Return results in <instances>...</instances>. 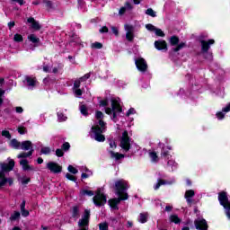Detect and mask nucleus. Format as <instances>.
Wrapping results in <instances>:
<instances>
[{
    "mask_svg": "<svg viewBox=\"0 0 230 230\" xmlns=\"http://www.w3.org/2000/svg\"><path fill=\"white\" fill-rule=\"evenodd\" d=\"M110 147L112 148V149L117 148L118 147V144H116V141L111 140L110 141Z\"/></svg>",
    "mask_w": 230,
    "mask_h": 230,
    "instance_id": "obj_62",
    "label": "nucleus"
},
{
    "mask_svg": "<svg viewBox=\"0 0 230 230\" xmlns=\"http://www.w3.org/2000/svg\"><path fill=\"white\" fill-rule=\"evenodd\" d=\"M155 48L158 51H168V43H166V40H158L155 41Z\"/></svg>",
    "mask_w": 230,
    "mask_h": 230,
    "instance_id": "obj_15",
    "label": "nucleus"
},
{
    "mask_svg": "<svg viewBox=\"0 0 230 230\" xmlns=\"http://www.w3.org/2000/svg\"><path fill=\"white\" fill-rule=\"evenodd\" d=\"M119 146H120V148H122V150H125L126 152H128L130 150V148H131L130 137L128 136V130L123 131L122 137L120 138Z\"/></svg>",
    "mask_w": 230,
    "mask_h": 230,
    "instance_id": "obj_5",
    "label": "nucleus"
},
{
    "mask_svg": "<svg viewBox=\"0 0 230 230\" xmlns=\"http://www.w3.org/2000/svg\"><path fill=\"white\" fill-rule=\"evenodd\" d=\"M46 167L51 173H62V165L57 162H49Z\"/></svg>",
    "mask_w": 230,
    "mask_h": 230,
    "instance_id": "obj_10",
    "label": "nucleus"
},
{
    "mask_svg": "<svg viewBox=\"0 0 230 230\" xmlns=\"http://www.w3.org/2000/svg\"><path fill=\"white\" fill-rule=\"evenodd\" d=\"M71 215L74 220H78V218H80V208L78 206H74L71 210Z\"/></svg>",
    "mask_w": 230,
    "mask_h": 230,
    "instance_id": "obj_22",
    "label": "nucleus"
},
{
    "mask_svg": "<svg viewBox=\"0 0 230 230\" xmlns=\"http://www.w3.org/2000/svg\"><path fill=\"white\" fill-rule=\"evenodd\" d=\"M28 163L29 162L27 159H22L20 161V165L22 166V171L23 172H33V170H35V169L33 168L32 165H30Z\"/></svg>",
    "mask_w": 230,
    "mask_h": 230,
    "instance_id": "obj_18",
    "label": "nucleus"
},
{
    "mask_svg": "<svg viewBox=\"0 0 230 230\" xmlns=\"http://www.w3.org/2000/svg\"><path fill=\"white\" fill-rule=\"evenodd\" d=\"M99 230H109V224L107 222L99 224Z\"/></svg>",
    "mask_w": 230,
    "mask_h": 230,
    "instance_id": "obj_45",
    "label": "nucleus"
},
{
    "mask_svg": "<svg viewBox=\"0 0 230 230\" xmlns=\"http://www.w3.org/2000/svg\"><path fill=\"white\" fill-rule=\"evenodd\" d=\"M136 67L140 73H146L148 71V64L143 58H137L135 59Z\"/></svg>",
    "mask_w": 230,
    "mask_h": 230,
    "instance_id": "obj_9",
    "label": "nucleus"
},
{
    "mask_svg": "<svg viewBox=\"0 0 230 230\" xmlns=\"http://www.w3.org/2000/svg\"><path fill=\"white\" fill-rule=\"evenodd\" d=\"M7 184V178H2L0 179V190L1 188H3L4 186H6Z\"/></svg>",
    "mask_w": 230,
    "mask_h": 230,
    "instance_id": "obj_58",
    "label": "nucleus"
},
{
    "mask_svg": "<svg viewBox=\"0 0 230 230\" xmlns=\"http://www.w3.org/2000/svg\"><path fill=\"white\" fill-rule=\"evenodd\" d=\"M139 222L140 224H146L148 222V213H140Z\"/></svg>",
    "mask_w": 230,
    "mask_h": 230,
    "instance_id": "obj_26",
    "label": "nucleus"
},
{
    "mask_svg": "<svg viewBox=\"0 0 230 230\" xmlns=\"http://www.w3.org/2000/svg\"><path fill=\"white\" fill-rule=\"evenodd\" d=\"M149 157H150L152 163L159 162V156H157V153L155 151L149 152Z\"/></svg>",
    "mask_w": 230,
    "mask_h": 230,
    "instance_id": "obj_28",
    "label": "nucleus"
},
{
    "mask_svg": "<svg viewBox=\"0 0 230 230\" xmlns=\"http://www.w3.org/2000/svg\"><path fill=\"white\" fill-rule=\"evenodd\" d=\"M136 113V110L134 108H130L127 113H126V116L127 118H128L131 114H135Z\"/></svg>",
    "mask_w": 230,
    "mask_h": 230,
    "instance_id": "obj_59",
    "label": "nucleus"
},
{
    "mask_svg": "<svg viewBox=\"0 0 230 230\" xmlns=\"http://www.w3.org/2000/svg\"><path fill=\"white\" fill-rule=\"evenodd\" d=\"M18 132L22 136H24V134H26V132H28V129H26V128L24 126H21V127L18 128Z\"/></svg>",
    "mask_w": 230,
    "mask_h": 230,
    "instance_id": "obj_49",
    "label": "nucleus"
},
{
    "mask_svg": "<svg viewBox=\"0 0 230 230\" xmlns=\"http://www.w3.org/2000/svg\"><path fill=\"white\" fill-rule=\"evenodd\" d=\"M70 148H71V144H69V142H65L61 146V149L63 152H68V150H70Z\"/></svg>",
    "mask_w": 230,
    "mask_h": 230,
    "instance_id": "obj_41",
    "label": "nucleus"
},
{
    "mask_svg": "<svg viewBox=\"0 0 230 230\" xmlns=\"http://www.w3.org/2000/svg\"><path fill=\"white\" fill-rule=\"evenodd\" d=\"M95 118L96 119H102L103 118V112H102L101 111H97L95 113Z\"/></svg>",
    "mask_w": 230,
    "mask_h": 230,
    "instance_id": "obj_56",
    "label": "nucleus"
},
{
    "mask_svg": "<svg viewBox=\"0 0 230 230\" xmlns=\"http://www.w3.org/2000/svg\"><path fill=\"white\" fill-rule=\"evenodd\" d=\"M224 112H230V102H228L226 107L222 108V111H217L216 113L217 119L222 120L224 118H226V114Z\"/></svg>",
    "mask_w": 230,
    "mask_h": 230,
    "instance_id": "obj_17",
    "label": "nucleus"
},
{
    "mask_svg": "<svg viewBox=\"0 0 230 230\" xmlns=\"http://www.w3.org/2000/svg\"><path fill=\"white\" fill-rule=\"evenodd\" d=\"M166 184H168L166 180L158 179L157 183L154 186V190H159L161 186H164Z\"/></svg>",
    "mask_w": 230,
    "mask_h": 230,
    "instance_id": "obj_27",
    "label": "nucleus"
},
{
    "mask_svg": "<svg viewBox=\"0 0 230 230\" xmlns=\"http://www.w3.org/2000/svg\"><path fill=\"white\" fill-rule=\"evenodd\" d=\"M58 119H59V121H66V119H67V117H66V115H64L63 112H58Z\"/></svg>",
    "mask_w": 230,
    "mask_h": 230,
    "instance_id": "obj_47",
    "label": "nucleus"
},
{
    "mask_svg": "<svg viewBox=\"0 0 230 230\" xmlns=\"http://www.w3.org/2000/svg\"><path fill=\"white\" fill-rule=\"evenodd\" d=\"M121 200H128V194H124L123 197L118 196V198L110 199L108 204L111 209L118 211V209H119L118 205L121 203Z\"/></svg>",
    "mask_w": 230,
    "mask_h": 230,
    "instance_id": "obj_6",
    "label": "nucleus"
},
{
    "mask_svg": "<svg viewBox=\"0 0 230 230\" xmlns=\"http://www.w3.org/2000/svg\"><path fill=\"white\" fill-rule=\"evenodd\" d=\"M125 30H126V40L128 42H133L134 41V26L133 25H125Z\"/></svg>",
    "mask_w": 230,
    "mask_h": 230,
    "instance_id": "obj_13",
    "label": "nucleus"
},
{
    "mask_svg": "<svg viewBox=\"0 0 230 230\" xmlns=\"http://www.w3.org/2000/svg\"><path fill=\"white\" fill-rule=\"evenodd\" d=\"M127 190H128V184L123 180H119L115 181V193L118 197H123L127 193Z\"/></svg>",
    "mask_w": 230,
    "mask_h": 230,
    "instance_id": "obj_2",
    "label": "nucleus"
},
{
    "mask_svg": "<svg viewBox=\"0 0 230 230\" xmlns=\"http://www.w3.org/2000/svg\"><path fill=\"white\" fill-rule=\"evenodd\" d=\"M111 158L116 159V161H120V159L125 158V155L120 153H115L114 151H110Z\"/></svg>",
    "mask_w": 230,
    "mask_h": 230,
    "instance_id": "obj_24",
    "label": "nucleus"
},
{
    "mask_svg": "<svg viewBox=\"0 0 230 230\" xmlns=\"http://www.w3.org/2000/svg\"><path fill=\"white\" fill-rule=\"evenodd\" d=\"M42 4H45L46 8H53V2L49 0H42Z\"/></svg>",
    "mask_w": 230,
    "mask_h": 230,
    "instance_id": "obj_44",
    "label": "nucleus"
},
{
    "mask_svg": "<svg viewBox=\"0 0 230 230\" xmlns=\"http://www.w3.org/2000/svg\"><path fill=\"white\" fill-rule=\"evenodd\" d=\"M20 148L22 150H25V151L33 150V143H31V141H30V140L22 141L21 143Z\"/></svg>",
    "mask_w": 230,
    "mask_h": 230,
    "instance_id": "obj_20",
    "label": "nucleus"
},
{
    "mask_svg": "<svg viewBox=\"0 0 230 230\" xmlns=\"http://www.w3.org/2000/svg\"><path fill=\"white\" fill-rule=\"evenodd\" d=\"M91 48L93 49H102V48H103V44L98 41H95L94 43H92Z\"/></svg>",
    "mask_w": 230,
    "mask_h": 230,
    "instance_id": "obj_40",
    "label": "nucleus"
},
{
    "mask_svg": "<svg viewBox=\"0 0 230 230\" xmlns=\"http://www.w3.org/2000/svg\"><path fill=\"white\" fill-rule=\"evenodd\" d=\"M194 226L197 230H208L209 227L206 219H196L194 221Z\"/></svg>",
    "mask_w": 230,
    "mask_h": 230,
    "instance_id": "obj_14",
    "label": "nucleus"
},
{
    "mask_svg": "<svg viewBox=\"0 0 230 230\" xmlns=\"http://www.w3.org/2000/svg\"><path fill=\"white\" fill-rule=\"evenodd\" d=\"M2 136L3 137H6V139H12V134H10V131L8 130H3Z\"/></svg>",
    "mask_w": 230,
    "mask_h": 230,
    "instance_id": "obj_46",
    "label": "nucleus"
},
{
    "mask_svg": "<svg viewBox=\"0 0 230 230\" xmlns=\"http://www.w3.org/2000/svg\"><path fill=\"white\" fill-rule=\"evenodd\" d=\"M80 85H82V82L80 79H77L74 82L73 89H80Z\"/></svg>",
    "mask_w": 230,
    "mask_h": 230,
    "instance_id": "obj_51",
    "label": "nucleus"
},
{
    "mask_svg": "<svg viewBox=\"0 0 230 230\" xmlns=\"http://www.w3.org/2000/svg\"><path fill=\"white\" fill-rule=\"evenodd\" d=\"M27 22H29V24H31L32 30H35L36 31H39V30H40V28H41L40 23H39V22L35 21V18H33V17H29L27 19Z\"/></svg>",
    "mask_w": 230,
    "mask_h": 230,
    "instance_id": "obj_19",
    "label": "nucleus"
},
{
    "mask_svg": "<svg viewBox=\"0 0 230 230\" xmlns=\"http://www.w3.org/2000/svg\"><path fill=\"white\" fill-rule=\"evenodd\" d=\"M51 154V148L49 146H44L40 149V155H49Z\"/></svg>",
    "mask_w": 230,
    "mask_h": 230,
    "instance_id": "obj_32",
    "label": "nucleus"
},
{
    "mask_svg": "<svg viewBox=\"0 0 230 230\" xmlns=\"http://www.w3.org/2000/svg\"><path fill=\"white\" fill-rule=\"evenodd\" d=\"M99 125L92 126L91 132L93 134V139L98 143H103L105 141V131L107 130V122L103 119H99Z\"/></svg>",
    "mask_w": 230,
    "mask_h": 230,
    "instance_id": "obj_1",
    "label": "nucleus"
},
{
    "mask_svg": "<svg viewBox=\"0 0 230 230\" xmlns=\"http://www.w3.org/2000/svg\"><path fill=\"white\" fill-rule=\"evenodd\" d=\"M155 33L157 37H164V35H165L164 31H163V30L157 29V28L155 30Z\"/></svg>",
    "mask_w": 230,
    "mask_h": 230,
    "instance_id": "obj_48",
    "label": "nucleus"
},
{
    "mask_svg": "<svg viewBox=\"0 0 230 230\" xmlns=\"http://www.w3.org/2000/svg\"><path fill=\"white\" fill-rule=\"evenodd\" d=\"M167 166H171V172H173L175 170V162L169 160L167 162Z\"/></svg>",
    "mask_w": 230,
    "mask_h": 230,
    "instance_id": "obj_52",
    "label": "nucleus"
},
{
    "mask_svg": "<svg viewBox=\"0 0 230 230\" xmlns=\"http://www.w3.org/2000/svg\"><path fill=\"white\" fill-rule=\"evenodd\" d=\"M74 93L75 96H82L84 94V92L80 88L74 89Z\"/></svg>",
    "mask_w": 230,
    "mask_h": 230,
    "instance_id": "obj_54",
    "label": "nucleus"
},
{
    "mask_svg": "<svg viewBox=\"0 0 230 230\" xmlns=\"http://www.w3.org/2000/svg\"><path fill=\"white\" fill-rule=\"evenodd\" d=\"M218 201L220 206L224 208L226 204L229 202V198L227 197V192L226 191H221L218 193Z\"/></svg>",
    "mask_w": 230,
    "mask_h": 230,
    "instance_id": "obj_16",
    "label": "nucleus"
},
{
    "mask_svg": "<svg viewBox=\"0 0 230 230\" xmlns=\"http://www.w3.org/2000/svg\"><path fill=\"white\" fill-rule=\"evenodd\" d=\"M66 178L68 180V181H72V182H75V184H78V182L76 181H77V178L76 176L67 172L66 174Z\"/></svg>",
    "mask_w": 230,
    "mask_h": 230,
    "instance_id": "obj_37",
    "label": "nucleus"
},
{
    "mask_svg": "<svg viewBox=\"0 0 230 230\" xmlns=\"http://www.w3.org/2000/svg\"><path fill=\"white\" fill-rule=\"evenodd\" d=\"M29 182H31V178H22V184L26 186Z\"/></svg>",
    "mask_w": 230,
    "mask_h": 230,
    "instance_id": "obj_57",
    "label": "nucleus"
},
{
    "mask_svg": "<svg viewBox=\"0 0 230 230\" xmlns=\"http://www.w3.org/2000/svg\"><path fill=\"white\" fill-rule=\"evenodd\" d=\"M89 78H91V74L87 73L84 75H83L82 77L79 78L80 82H87V80H89Z\"/></svg>",
    "mask_w": 230,
    "mask_h": 230,
    "instance_id": "obj_50",
    "label": "nucleus"
},
{
    "mask_svg": "<svg viewBox=\"0 0 230 230\" xmlns=\"http://www.w3.org/2000/svg\"><path fill=\"white\" fill-rule=\"evenodd\" d=\"M223 208L226 209V211L230 212V202L228 201Z\"/></svg>",
    "mask_w": 230,
    "mask_h": 230,
    "instance_id": "obj_64",
    "label": "nucleus"
},
{
    "mask_svg": "<svg viewBox=\"0 0 230 230\" xmlns=\"http://www.w3.org/2000/svg\"><path fill=\"white\" fill-rule=\"evenodd\" d=\"M146 15H149L150 17H157V13H155V11H154V9L152 8H148L146 11Z\"/></svg>",
    "mask_w": 230,
    "mask_h": 230,
    "instance_id": "obj_39",
    "label": "nucleus"
},
{
    "mask_svg": "<svg viewBox=\"0 0 230 230\" xmlns=\"http://www.w3.org/2000/svg\"><path fill=\"white\" fill-rule=\"evenodd\" d=\"M79 109H80L81 114H83V116H89V111L87 110V105L82 104L79 107Z\"/></svg>",
    "mask_w": 230,
    "mask_h": 230,
    "instance_id": "obj_31",
    "label": "nucleus"
},
{
    "mask_svg": "<svg viewBox=\"0 0 230 230\" xmlns=\"http://www.w3.org/2000/svg\"><path fill=\"white\" fill-rule=\"evenodd\" d=\"M28 39L30 42H32V44H39V42H40V39L38 38L35 34H30Z\"/></svg>",
    "mask_w": 230,
    "mask_h": 230,
    "instance_id": "obj_29",
    "label": "nucleus"
},
{
    "mask_svg": "<svg viewBox=\"0 0 230 230\" xmlns=\"http://www.w3.org/2000/svg\"><path fill=\"white\" fill-rule=\"evenodd\" d=\"M10 146L14 148V150H19V148H21V142H19V140L16 138H13L10 142Z\"/></svg>",
    "mask_w": 230,
    "mask_h": 230,
    "instance_id": "obj_25",
    "label": "nucleus"
},
{
    "mask_svg": "<svg viewBox=\"0 0 230 230\" xmlns=\"http://www.w3.org/2000/svg\"><path fill=\"white\" fill-rule=\"evenodd\" d=\"M25 82H27L28 87H35V85H37V77H31L30 75H26Z\"/></svg>",
    "mask_w": 230,
    "mask_h": 230,
    "instance_id": "obj_21",
    "label": "nucleus"
},
{
    "mask_svg": "<svg viewBox=\"0 0 230 230\" xmlns=\"http://www.w3.org/2000/svg\"><path fill=\"white\" fill-rule=\"evenodd\" d=\"M56 155L57 157H64V151L60 148H58L56 150Z\"/></svg>",
    "mask_w": 230,
    "mask_h": 230,
    "instance_id": "obj_55",
    "label": "nucleus"
},
{
    "mask_svg": "<svg viewBox=\"0 0 230 230\" xmlns=\"http://www.w3.org/2000/svg\"><path fill=\"white\" fill-rule=\"evenodd\" d=\"M199 43L201 46V53H208L209 51L211 46L215 44V40L209 39L208 40H199Z\"/></svg>",
    "mask_w": 230,
    "mask_h": 230,
    "instance_id": "obj_11",
    "label": "nucleus"
},
{
    "mask_svg": "<svg viewBox=\"0 0 230 230\" xmlns=\"http://www.w3.org/2000/svg\"><path fill=\"white\" fill-rule=\"evenodd\" d=\"M0 168L3 172L8 173V172H12L15 168V161L11 159L8 163L0 162Z\"/></svg>",
    "mask_w": 230,
    "mask_h": 230,
    "instance_id": "obj_12",
    "label": "nucleus"
},
{
    "mask_svg": "<svg viewBox=\"0 0 230 230\" xmlns=\"http://www.w3.org/2000/svg\"><path fill=\"white\" fill-rule=\"evenodd\" d=\"M93 200L95 206H97L98 208H102V206L107 204V196L102 193V190L98 189L94 197L93 198Z\"/></svg>",
    "mask_w": 230,
    "mask_h": 230,
    "instance_id": "obj_4",
    "label": "nucleus"
},
{
    "mask_svg": "<svg viewBox=\"0 0 230 230\" xmlns=\"http://www.w3.org/2000/svg\"><path fill=\"white\" fill-rule=\"evenodd\" d=\"M21 213L23 217H30V211L26 210V208H23L21 210Z\"/></svg>",
    "mask_w": 230,
    "mask_h": 230,
    "instance_id": "obj_63",
    "label": "nucleus"
},
{
    "mask_svg": "<svg viewBox=\"0 0 230 230\" xmlns=\"http://www.w3.org/2000/svg\"><path fill=\"white\" fill-rule=\"evenodd\" d=\"M181 40L179 39V36L177 35H172L171 36L170 40H169V44L170 46H176L175 48L172 49V51L173 53H177L179 51H181V49H182L183 48H186V43L184 42H181Z\"/></svg>",
    "mask_w": 230,
    "mask_h": 230,
    "instance_id": "obj_3",
    "label": "nucleus"
},
{
    "mask_svg": "<svg viewBox=\"0 0 230 230\" xmlns=\"http://www.w3.org/2000/svg\"><path fill=\"white\" fill-rule=\"evenodd\" d=\"M109 106V99L105 98L104 100H101L99 102V107H108Z\"/></svg>",
    "mask_w": 230,
    "mask_h": 230,
    "instance_id": "obj_42",
    "label": "nucleus"
},
{
    "mask_svg": "<svg viewBox=\"0 0 230 230\" xmlns=\"http://www.w3.org/2000/svg\"><path fill=\"white\" fill-rule=\"evenodd\" d=\"M124 8H126V10H132L134 6H132V4H130V2H126Z\"/></svg>",
    "mask_w": 230,
    "mask_h": 230,
    "instance_id": "obj_61",
    "label": "nucleus"
},
{
    "mask_svg": "<svg viewBox=\"0 0 230 230\" xmlns=\"http://www.w3.org/2000/svg\"><path fill=\"white\" fill-rule=\"evenodd\" d=\"M170 221L172 222V224H181V218L177 215L170 216Z\"/></svg>",
    "mask_w": 230,
    "mask_h": 230,
    "instance_id": "obj_34",
    "label": "nucleus"
},
{
    "mask_svg": "<svg viewBox=\"0 0 230 230\" xmlns=\"http://www.w3.org/2000/svg\"><path fill=\"white\" fill-rule=\"evenodd\" d=\"M91 220V210L84 209L82 218L78 221V226L81 228L89 227V221Z\"/></svg>",
    "mask_w": 230,
    "mask_h": 230,
    "instance_id": "obj_8",
    "label": "nucleus"
},
{
    "mask_svg": "<svg viewBox=\"0 0 230 230\" xmlns=\"http://www.w3.org/2000/svg\"><path fill=\"white\" fill-rule=\"evenodd\" d=\"M67 170L70 173H73V175H76V173H78V169H76L73 165H68Z\"/></svg>",
    "mask_w": 230,
    "mask_h": 230,
    "instance_id": "obj_43",
    "label": "nucleus"
},
{
    "mask_svg": "<svg viewBox=\"0 0 230 230\" xmlns=\"http://www.w3.org/2000/svg\"><path fill=\"white\" fill-rule=\"evenodd\" d=\"M100 33H109V28L107 26H103L99 30Z\"/></svg>",
    "mask_w": 230,
    "mask_h": 230,
    "instance_id": "obj_60",
    "label": "nucleus"
},
{
    "mask_svg": "<svg viewBox=\"0 0 230 230\" xmlns=\"http://www.w3.org/2000/svg\"><path fill=\"white\" fill-rule=\"evenodd\" d=\"M33 152H35L34 149H31L29 152H22L18 155V159H26V157H31L33 155Z\"/></svg>",
    "mask_w": 230,
    "mask_h": 230,
    "instance_id": "obj_23",
    "label": "nucleus"
},
{
    "mask_svg": "<svg viewBox=\"0 0 230 230\" xmlns=\"http://www.w3.org/2000/svg\"><path fill=\"white\" fill-rule=\"evenodd\" d=\"M202 55L205 58V60H208L209 62L213 61V53L207 51V52L202 53Z\"/></svg>",
    "mask_w": 230,
    "mask_h": 230,
    "instance_id": "obj_33",
    "label": "nucleus"
},
{
    "mask_svg": "<svg viewBox=\"0 0 230 230\" xmlns=\"http://www.w3.org/2000/svg\"><path fill=\"white\" fill-rule=\"evenodd\" d=\"M111 109L113 111L112 114V120L114 123L118 121V113L123 112V108H121V104L116 99H111Z\"/></svg>",
    "mask_w": 230,
    "mask_h": 230,
    "instance_id": "obj_7",
    "label": "nucleus"
},
{
    "mask_svg": "<svg viewBox=\"0 0 230 230\" xmlns=\"http://www.w3.org/2000/svg\"><path fill=\"white\" fill-rule=\"evenodd\" d=\"M80 195H82V196L87 195L88 197H93V196H94V191L89 190H82L80 191Z\"/></svg>",
    "mask_w": 230,
    "mask_h": 230,
    "instance_id": "obj_35",
    "label": "nucleus"
},
{
    "mask_svg": "<svg viewBox=\"0 0 230 230\" xmlns=\"http://www.w3.org/2000/svg\"><path fill=\"white\" fill-rule=\"evenodd\" d=\"M146 30H148V31H155V26H154L151 23L146 24Z\"/></svg>",
    "mask_w": 230,
    "mask_h": 230,
    "instance_id": "obj_53",
    "label": "nucleus"
},
{
    "mask_svg": "<svg viewBox=\"0 0 230 230\" xmlns=\"http://www.w3.org/2000/svg\"><path fill=\"white\" fill-rule=\"evenodd\" d=\"M193 197H195V190H188L185 192V199H193Z\"/></svg>",
    "mask_w": 230,
    "mask_h": 230,
    "instance_id": "obj_36",
    "label": "nucleus"
},
{
    "mask_svg": "<svg viewBox=\"0 0 230 230\" xmlns=\"http://www.w3.org/2000/svg\"><path fill=\"white\" fill-rule=\"evenodd\" d=\"M13 40H14V42H23L24 38L22 37V35L16 33V34H14Z\"/></svg>",
    "mask_w": 230,
    "mask_h": 230,
    "instance_id": "obj_38",
    "label": "nucleus"
},
{
    "mask_svg": "<svg viewBox=\"0 0 230 230\" xmlns=\"http://www.w3.org/2000/svg\"><path fill=\"white\" fill-rule=\"evenodd\" d=\"M20 218H21V212L14 211V213L12 214L11 217H10V221L11 222H15V220H19Z\"/></svg>",
    "mask_w": 230,
    "mask_h": 230,
    "instance_id": "obj_30",
    "label": "nucleus"
}]
</instances>
